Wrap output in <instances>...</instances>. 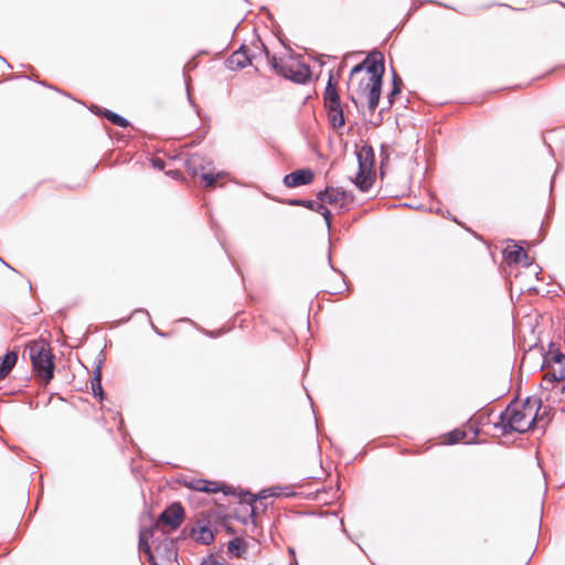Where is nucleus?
<instances>
[{
	"mask_svg": "<svg viewBox=\"0 0 565 565\" xmlns=\"http://www.w3.org/2000/svg\"><path fill=\"white\" fill-rule=\"evenodd\" d=\"M238 546H239V542H238V540H234V541H231V542L228 543V550H230V551L237 550V548H238Z\"/></svg>",
	"mask_w": 565,
	"mask_h": 565,
	"instance_id": "nucleus-28",
	"label": "nucleus"
},
{
	"mask_svg": "<svg viewBox=\"0 0 565 565\" xmlns=\"http://www.w3.org/2000/svg\"><path fill=\"white\" fill-rule=\"evenodd\" d=\"M185 486L189 489L207 493H215L221 489L216 482L204 479H193L188 481Z\"/></svg>",
	"mask_w": 565,
	"mask_h": 565,
	"instance_id": "nucleus-13",
	"label": "nucleus"
},
{
	"mask_svg": "<svg viewBox=\"0 0 565 565\" xmlns=\"http://www.w3.org/2000/svg\"><path fill=\"white\" fill-rule=\"evenodd\" d=\"M383 75V55L380 52L371 53L351 71L349 79L351 100L356 105L358 99L366 98L369 109L375 110L381 96Z\"/></svg>",
	"mask_w": 565,
	"mask_h": 565,
	"instance_id": "nucleus-1",
	"label": "nucleus"
},
{
	"mask_svg": "<svg viewBox=\"0 0 565 565\" xmlns=\"http://www.w3.org/2000/svg\"><path fill=\"white\" fill-rule=\"evenodd\" d=\"M90 387H92V391L94 393V395L96 396H99L100 399L103 398V388H102V383H100V375L99 373L97 375H95L92 380H90Z\"/></svg>",
	"mask_w": 565,
	"mask_h": 565,
	"instance_id": "nucleus-23",
	"label": "nucleus"
},
{
	"mask_svg": "<svg viewBox=\"0 0 565 565\" xmlns=\"http://www.w3.org/2000/svg\"><path fill=\"white\" fill-rule=\"evenodd\" d=\"M340 96L335 86L332 84V76H330L328 85L324 90V106L340 105Z\"/></svg>",
	"mask_w": 565,
	"mask_h": 565,
	"instance_id": "nucleus-16",
	"label": "nucleus"
},
{
	"mask_svg": "<svg viewBox=\"0 0 565 565\" xmlns=\"http://www.w3.org/2000/svg\"><path fill=\"white\" fill-rule=\"evenodd\" d=\"M191 536L202 544H211L214 541V534L209 525L198 520L196 525L192 529Z\"/></svg>",
	"mask_w": 565,
	"mask_h": 565,
	"instance_id": "nucleus-11",
	"label": "nucleus"
},
{
	"mask_svg": "<svg viewBox=\"0 0 565 565\" xmlns=\"http://www.w3.org/2000/svg\"><path fill=\"white\" fill-rule=\"evenodd\" d=\"M328 117L333 128L339 129L344 126L345 119L343 109L340 105L328 106Z\"/></svg>",
	"mask_w": 565,
	"mask_h": 565,
	"instance_id": "nucleus-14",
	"label": "nucleus"
},
{
	"mask_svg": "<svg viewBox=\"0 0 565 565\" xmlns=\"http://www.w3.org/2000/svg\"><path fill=\"white\" fill-rule=\"evenodd\" d=\"M401 93V88L399 87H392V90L388 95V105L392 106L393 102H394V97L396 95H398Z\"/></svg>",
	"mask_w": 565,
	"mask_h": 565,
	"instance_id": "nucleus-26",
	"label": "nucleus"
},
{
	"mask_svg": "<svg viewBox=\"0 0 565 565\" xmlns=\"http://www.w3.org/2000/svg\"><path fill=\"white\" fill-rule=\"evenodd\" d=\"M98 115L105 117L106 119H108L111 124L116 125V126H119V127H122V128H126L129 126V121L127 119H125L124 117H121L120 115L111 111V110H108V109H99Z\"/></svg>",
	"mask_w": 565,
	"mask_h": 565,
	"instance_id": "nucleus-19",
	"label": "nucleus"
},
{
	"mask_svg": "<svg viewBox=\"0 0 565 565\" xmlns=\"http://www.w3.org/2000/svg\"><path fill=\"white\" fill-rule=\"evenodd\" d=\"M170 173L172 174V177H175V178L179 177V174H180L179 171H173V172H170Z\"/></svg>",
	"mask_w": 565,
	"mask_h": 565,
	"instance_id": "nucleus-31",
	"label": "nucleus"
},
{
	"mask_svg": "<svg viewBox=\"0 0 565 565\" xmlns=\"http://www.w3.org/2000/svg\"><path fill=\"white\" fill-rule=\"evenodd\" d=\"M269 63L278 75L289 78L295 83L305 84L311 77L310 68L292 57L277 58L273 56Z\"/></svg>",
	"mask_w": 565,
	"mask_h": 565,
	"instance_id": "nucleus-5",
	"label": "nucleus"
},
{
	"mask_svg": "<svg viewBox=\"0 0 565 565\" xmlns=\"http://www.w3.org/2000/svg\"><path fill=\"white\" fill-rule=\"evenodd\" d=\"M322 202H327L335 207H343L350 202L348 193L339 188H327L318 194Z\"/></svg>",
	"mask_w": 565,
	"mask_h": 565,
	"instance_id": "nucleus-8",
	"label": "nucleus"
},
{
	"mask_svg": "<svg viewBox=\"0 0 565 565\" xmlns=\"http://www.w3.org/2000/svg\"><path fill=\"white\" fill-rule=\"evenodd\" d=\"M224 177H225L224 173H216V174L202 173V175H201L202 181L204 182V188H206V189H214L216 186V183L220 180H223Z\"/></svg>",
	"mask_w": 565,
	"mask_h": 565,
	"instance_id": "nucleus-21",
	"label": "nucleus"
},
{
	"mask_svg": "<svg viewBox=\"0 0 565 565\" xmlns=\"http://www.w3.org/2000/svg\"><path fill=\"white\" fill-rule=\"evenodd\" d=\"M467 431L465 429H455L443 436L445 444H456L459 441H465L467 439Z\"/></svg>",
	"mask_w": 565,
	"mask_h": 565,
	"instance_id": "nucleus-20",
	"label": "nucleus"
},
{
	"mask_svg": "<svg viewBox=\"0 0 565 565\" xmlns=\"http://www.w3.org/2000/svg\"><path fill=\"white\" fill-rule=\"evenodd\" d=\"M28 350L36 379L46 385L54 376V356L50 345L44 341H34L28 345Z\"/></svg>",
	"mask_w": 565,
	"mask_h": 565,
	"instance_id": "nucleus-4",
	"label": "nucleus"
},
{
	"mask_svg": "<svg viewBox=\"0 0 565 565\" xmlns=\"http://www.w3.org/2000/svg\"><path fill=\"white\" fill-rule=\"evenodd\" d=\"M153 166L159 168V169H162L163 168V161L161 159H154L153 160Z\"/></svg>",
	"mask_w": 565,
	"mask_h": 565,
	"instance_id": "nucleus-30",
	"label": "nucleus"
},
{
	"mask_svg": "<svg viewBox=\"0 0 565 565\" xmlns=\"http://www.w3.org/2000/svg\"><path fill=\"white\" fill-rule=\"evenodd\" d=\"M273 495H276V493H275V492H273V490H271V489H265V490H263V491L259 493V495H258V497H255L254 494L248 493V494H247L248 499H245V501H246V502H248L250 505H253V504L256 502V500H257V499H267V498L273 497ZM254 510H255V508H254V507H252V512H253V513H254Z\"/></svg>",
	"mask_w": 565,
	"mask_h": 565,
	"instance_id": "nucleus-22",
	"label": "nucleus"
},
{
	"mask_svg": "<svg viewBox=\"0 0 565 565\" xmlns=\"http://www.w3.org/2000/svg\"><path fill=\"white\" fill-rule=\"evenodd\" d=\"M542 371L545 388H548L547 384L563 381L565 379V355L558 350H550L545 355Z\"/></svg>",
	"mask_w": 565,
	"mask_h": 565,
	"instance_id": "nucleus-7",
	"label": "nucleus"
},
{
	"mask_svg": "<svg viewBox=\"0 0 565 565\" xmlns=\"http://www.w3.org/2000/svg\"><path fill=\"white\" fill-rule=\"evenodd\" d=\"M321 207L323 209L322 215L327 220L328 224H330L331 212L328 209H324L323 206H321Z\"/></svg>",
	"mask_w": 565,
	"mask_h": 565,
	"instance_id": "nucleus-29",
	"label": "nucleus"
},
{
	"mask_svg": "<svg viewBox=\"0 0 565 565\" xmlns=\"http://www.w3.org/2000/svg\"><path fill=\"white\" fill-rule=\"evenodd\" d=\"M185 512L181 503L174 502L169 505L158 518L156 523L151 526L157 533H161L162 540L154 550L158 555H161L164 561L171 563L177 557V551L172 547L173 541L168 537V534L175 531L183 523Z\"/></svg>",
	"mask_w": 565,
	"mask_h": 565,
	"instance_id": "nucleus-3",
	"label": "nucleus"
},
{
	"mask_svg": "<svg viewBox=\"0 0 565 565\" xmlns=\"http://www.w3.org/2000/svg\"><path fill=\"white\" fill-rule=\"evenodd\" d=\"M467 428H469L471 431H473V436L466 440L467 444H471L475 441L478 431L475 429V423L472 420H470L467 424Z\"/></svg>",
	"mask_w": 565,
	"mask_h": 565,
	"instance_id": "nucleus-25",
	"label": "nucleus"
},
{
	"mask_svg": "<svg viewBox=\"0 0 565 565\" xmlns=\"http://www.w3.org/2000/svg\"><path fill=\"white\" fill-rule=\"evenodd\" d=\"M540 402L527 398L525 402H511L500 415L497 426L502 428L504 434L527 431L536 422Z\"/></svg>",
	"mask_w": 565,
	"mask_h": 565,
	"instance_id": "nucleus-2",
	"label": "nucleus"
},
{
	"mask_svg": "<svg viewBox=\"0 0 565 565\" xmlns=\"http://www.w3.org/2000/svg\"><path fill=\"white\" fill-rule=\"evenodd\" d=\"M503 254L509 263H524L525 265H531L526 250L518 245L505 248Z\"/></svg>",
	"mask_w": 565,
	"mask_h": 565,
	"instance_id": "nucleus-12",
	"label": "nucleus"
},
{
	"mask_svg": "<svg viewBox=\"0 0 565 565\" xmlns=\"http://www.w3.org/2000/svg\"><path fill=\"white\" fill-rule=\"evenodd\" d=\"M396 86L402 89L403 81H402V78L396 73H394V75H393V87H396Z\"/></svg>",
	"mask_w": 565,
	"mask_h": 565,
	"instance_id": "nucleus-27",
	"label": "nucleus"
},
{
	"mask_svg": "<svg viewBox=\"0 0 565 565\" xmlns=\"http://www.w3.org/2000/svg\"><path fill=\"white\" fill-rule=\"evenodd\" d=\"M201 565H227V564L223 561H218L214 556H209L202 561Z\"/></svg>",
	"mask_w": 565,
	"mask_h": 565,
	"instance_id": "nucleus-24",
	"label": "nucleus"
},
{
	"mask_svg": "<svg viewBox=\"0 0 565 565\" xmlns=\"http://www.w3.org/2000/svg\"><path fill=\"white\" fill-rule=\"evenodd\" d=\"M150 540L154 543L156 541H160V536L152 527L142 530L139 535V550L147 554L148 559L152 565H158L149 544Z\"/></svg>",
	"mask_w": 565,
	"mask_h": 565,
	"instance_id": "nucleus-10",
	"label": "nucleus"
},
{
	"mask_svg": "<svg viewBox=\"0 0 565 565\" xmlns=\"http://www.w3.org/2000/svg\"><path fill=\"white\" fill-rule=\"evenodd\" d=\"M18 354L15 352H8L0 363V381L3 380L13 366L17 364Z\"/></svg>",
	"mask_w": 565,
	"mask_h": 565,
	"instance_id": "nucleus-15",
	"label": "nucleus"
},
{
	"mask_svg": "<svg viewBox=\"0 0 565 565\" xmlns=\"http://www.w3.org/2000/svg\"><path fill=\"white\" fill-rule=\"evenodd\" d=\"M315 174L311 169H299L284 178V183L288 188H296L309 184L313 181Z\"/></svg>",
	"mask_w": 565,
	"mask_h": 565,
	"instance_id": "nucleus-9",
	"label": "nucleus"
},
{
	"mask_svg": "<svg viewBox=\"0 0 565 565\" xmlns=\"http://www.w3.org/2000/svg\"><path fill=\"white\" fill-rule=\"evenodd\" d=\"M359 162V172L354 183L361 191H367L374 182V151L369 145L362 146L356 152Z\"/></svg>",
	"mask_w": 565,
	"mask_h": 565,
	"instance_id": "nucleus-6",
	"label": "nucleus"
},
{
	"mask_svg": "<svg viewBox=\"0 0 565 565\" xmlns=\"http://www.w3.org/2000/svg\"><path fill=\"white\" fill-rule=\"evenodd\" d=\"M186 167L192 175H198L204 170L203 158L198 153L189 156L186 159Z\"/></svg>",
	"mask_w": 565,
	"mask_h": 565,
	"instance_id": "nucleus-18",
	"label": "nucleus"
},
{
	"mask_svg": "<svg viewBox=\"0 0 565 565\" xmlns=\"http://www.w3.org/2000/svg\"><path fill=\"white\" fill-rule=\"evenodd\" d=\"M228 64H230L231 68H234V67L242 68V67H245L248 64H250V60L247 56L246 51L238 50L231 55V57L228 58Z\"/></svg>",
	"mask_w": 565,
	"mask_h": 565,
	"instance_id": "nucleus-17",
	"label": "nucleus"
}]
</instances>
